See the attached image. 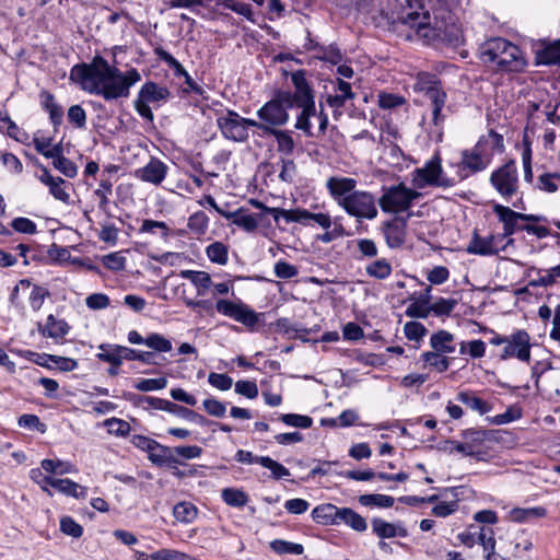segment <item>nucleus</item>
Wrapping results in <instances>:
<instances>
[{"mask_svg": "<svg viewBox=\"0 0 560 560\" xmlns=\"http://www.w3.org/2000/svg\"><path fill=\"white\" fill-rule=\"evenodd\" d=\"M149 460L156 466H168L171 468H176L177 465H182V460H179L173 454V447L164 446L158 442L153 445L152 451H150L148 455Z\"/></svg>", "mask_w": 560, "mask_h": 560, "instance_id": "obj_21", "label": "nucleus"}, {"mask_svg": "<svg viewBox=\"0 0 560 560\" xmlns=\"http://www.w3.org/2000/svg\"><path fill=\"white\" fill-rule=\"evenodd\" d=\"M167 174V166L156 158H151L148 164L136 171V177L142 182L160 185Z\"/></svg>", "mask_w": 560, "mask_h": 560, "instance_id": "obj_17", "label": "nucleus"}, {"mask_svg": "<svg viewBox=\"0 0 560 560\" xmlns=\"http://www.w3.org/2000/svg\"><path fill=\"white\" fill-rule=\"evenodd\" d=\"M270 548L278 555H302L304 552L303 545L282 539L272 540Z\"/></svg>", "mask_w": 560, "mask_h": 560, "instance_id": "obj_45", "label": "nucleus"}, {"mask_svg": "<svg viewBox=\"0 0 560 560\" xmlns=\"http://www.w3.org/2000/svg\"><path fill=\"white\" fill-rule=\"evenodd\" d=\"M52 488L57 491L73 498H85L86 489L70 479H55Z\"/></svg>", "mask_w": 560, "mask_h": 560, "instance_id": "obj_32", "label": "nucleus"}, {"mask_svg": "<svg viewBox=\"0 0 560 560\" xmlns=\"http://www.w3.org/2000/svg\"><path fill=\"white\" fill-rule=\"evenodd\" d=\"M358 501L363 506L392 508L395 499L386 494H362Z\"/></svg>", "mask_w": 560, "mask_h": 560, "instance_id": "obj_39", "label": "nucleus"}, {"mask_svg": "<svg viewBox=\"0 0 560 560\" xmlns=\"http://www.w3.org/2000/svg\"><path fill=\"white\" fill-rule=\"evenodd\" d=\"M268 135H272L276 138L279 152L285 155H291L293 153L295 144L292 137L288 132L277 129L269 132Z\"/></svg>", "mask_w": 560, "mask_h": 560, "instance_id": "obj_48", "label": "nucleus"}, {"mask_svg": "<svg viewBox=\"0 0 560 560\" xmlns=\"http://www.w3.org/2000/svg\"><path fill=\"white\" fill-rule=\"evenodd\" d=\"M104 425L107 428L109 434L116 436H126L130 432V424L118 418H110L104 421Z\"/></svg>", "mask_w": 560, "mask_h": 560, "instance_id": "obj_53", "label": "nucleus"}, {"mask_svg": "<svg viewBox=\"0 0 560 560\" xmlns=\"http://www.w3.org/2000/svg\"><path fill=\"white\" fill-rule=\"evenodd\" d=\"M490 183L505 199H511L518 191L517 166L514 161H509L490 176Z\"/></svg>", "mask_w": 560, "mask_h": 560, "instance_id": "obj_9", "label": "nucleus"}, {"mask_svg": "<svg viewBox=\"0 0 560 560\" xmlns=\"http://www.w3.org/2000/svg\"><path fill=\"white\" fill-rule=\"evenodd\" d=\"M340 208L358 222L373 220L378 214L375 197L365 190L353 191L347 199H342Z\"/></svg>", "mask_w": 560, "mask_h": 560, "instance_id": "obj_7", "label": "nucleus"}, {"mask_svg": "<svg viewBox=\"0 0 560 560\" xmlns=\"http://www.w3.org/2000/svg\"><path fill=\"white\" fill-rule=\"evenodd\" d=\"M530 336L524 329H517L510 336L500 355L501 360L516 358L522 362L530 361Z\"/></svg>", "mask_w": 560, "mask_h": 560, "instance_id": "obj_12", "label": "nucleus"}, {"mask_svg": "<svg viewBox=\"0 0 560 560\" xmlns=\"http://www.w3.org/2000/svg\"><path fill=\"white\" fill-rule=\"evenodd\" d=\"M406 103L405 97L396 94L381 93L378 95V106L383 109H393Z\"/></svg>", "mask_w": 560, "mask_h": 560, "instance_id": "obj_61", "label": "nucleus"}, {"mask_svg": "<svg viewBox=\"0 0 560 560\" xmlns=\"http://www.w3.org/2000/svg\"><path fill=\"white\" fill-rule=\"evenodd\" d=\"M301 108H302V112H301L300 116L298 117L295 127L300 130H303L308 136H313V133L311 132L310 118L316 116V108H315V106L301 107Z\"/></svg>", "mask_w": 560, "mask_h": 560, "instance_id": "obj_60", "label": "nucleus"}, {"mask_svg": "<svg viewBox=\"0 0 560 560\" xmlns=\"http://www.w3.org/2000/svg\"><path fill=\"white\" fill-rule=\"evenodd\" d=\"M139 95L149 103L161 102L165 101L170 96V92L166 88L161 86L154 82H147L140 89Z\"/></svg>", "mask_w": 560, "mask_h": 560, "instance_id": "obj_30", "label": "nucleus"}, {"mask_svg": "<svg viewBox=\"0 0 560 560\" xmlns=\"http://www.w3.org/2000/svg\"><path fill=\"white\" fill-rule=\"evenodd\" d=\"M167 380L165 377L160 378H142L135 384V388L140 392H152L165 388Z\"/></svg>", "mask_w": 560, "mask_h": 560, "instance_id": "obj_58", "label": "nucleus"}, {"mask_svg": "<svg viewBox=\"0 0 560 560\" xmlns=\"http://www.w3.org/2000/svg\"><path fill=\"white\" fill-rule=\"evenodd\" d=\"M493 212L498 215L499 221L503 224L502 237H509L513 235L518 229L520 212L512 210L506 206L495 203L493 206Z\"/></svg>", "mask_w": 560, "mask_h": 560, "instance_id": "obj_22", "label": "nucleus"}, {"mask_svg": "<svg viewBox=\"0 0 560 560\" xmlns=\"http://www.w3.org/2000/svg\"><path fill=\"white\" fill-rule=\"evenodd\" d=\"M432 349L440 353H452L455 351L454 335L447 330H439L430 338Z\"/></svg>", "mask_w": 560, "mask_h": 560, "instance_id": "obj_28", "label": "nucleus"}, {"mask_svg": "<svg viewBox=\"0 0 560 560\" xmlns=\"http://www.w3.org/2000/svg\"><path fill=\"white\" fill-rule=\"evenodd\" d=\"M221 497L228 505L234 508H242L248 502V495L241 489L224 488Z\"/></svg>", "mask_w": 560, "mask_h": 560, "instance_id": "obj_40", "label": "nucleus"}, {"mask_svg": "<svg viewBox=\"0 0 560 560\" xmlns=\"http://www.w3.org/2000/svg\"><path fill=\"white\" fill-rule=\"evenodd\" d=\"M378 199L380 207L384 212H404L407 211L412 202L421 197L417 190L406 187L405 184L387 187Z\"/></svg>", "mask_w": 560, "mask_h": 560, "instance_id": "obj_6", "label": "nucleus"}, {"mask_svg": "<svg viewBox=\"0 0 560 560\" xmlns=\"http://www.w3.org/2000/svg\"><path fill=\"white\" fill-rule=\"evenodd\" d=\"M37 329L43 337L51 338L54 340H62L69 332V325L63 319L55 317L52 314L48 315L46 323L37 324Z\"/></svg>", "mask_w": 560, "mask_h": 560, "instance_id": "obj_18", "label": "nucleus"}, {"mask_svg": "<svg viewBox=\"0 0 560 560\" xmlns=\"http://www.w3.org/2000/svg\"><path fill=\"white\" fill-rule=\"evenodd\" d=\"M546 515V510L544 508H530V509H522L515 508L510 512L511 520L515 522H525L529 518H539Z\"/></svg>", "mask_w": 560, "mask_h": 560, "instance_id": "obj_43", "label": "nucleus"}, {"mask_svg": "<svg viewBox=\"0 0 560 560\" xmlns=\"http://www.w3.org/2000/svg\"><path fill=\"white\" fill-rule=\"evenodd\" d=\"M456 400L460 404H464L466 407L470 408L474 411H477L479 415H486L491 411L492 406L486 400L477 397L470 390H463L456 395Z\"/></svg>", "mask_w": 560, "mask_h": 560, "instance_id": "obj_27", "label": "nucleus"}, {"mask_svg": "<svg viewBox=\"0 0 560 560\" xmlns=\"http://www.w3.org/2000/svg\"><path fill=\"white\" fill-rule=\"evenodd\" d=\"M325 186L329 196L339 207L342 199H347L353 191H357V180L352 177L330 176Z\"/></svg>", "mask_w": 560, "mask_h": 560, "instance_id": "obj_14", "label": "nucleus"}, {"mask_svg": "<svg viewBox=\"0 0 560 560\" xmlns=\"http://www.w3.org/2000/svg\"><path fill=\"white\" fill-rule=\"evenodd\" d=\"M341 509L334 504H322L312 511L313 520L322 525L339 524Z\"/></svg>", "mask_w": 560, "mask_h": 560, "instance_id": "obj_25", "label": "nucleus"}, {"mask_svg": "<svg viewBox=\"0 0 560 560\" xmlns=\"http://www.w3.org/2000/svg\"><path fill=\"white\" fill-rule=\"evenodd\" d=\"M38 178L44 185L49 187V192L55 199L63 203L70 202V194L67 191V182L65 179L52 176L46 167H43V173Z\"/></svg>", "mask_w": 560, "mask_h": 560, "instance_id": "obj_20", "label": "nucleus"}, {"mask_svg": "<svg viewBox=\"0 0 560 560\" xmlns=\"http://www.w3.org/2000/svg\"><path fill=\"white\" fill-rule=\"evenodd\" d=\"M388 9L397 20L415 28L417 34L427 40L440 39L451 46L464 42L463 32L455 23H447L444 14L434 15L433 21L428 11L423 10V0H385Z\"/></svg>", "mask_w": 560, "mask_h": 560, "instance_id": "obj_2", "label": "nucleus"}, {"mask_svg": "<svg viewBox=\"0 0 560 560\" xmlns=\"http://www.w3.org/2000/svg\"><path fill=\"white\" fill-rule=\"evenodd\" d=\"M52 165L55 168H57L60 173H62L68 178L75 177V175L78 173L77 165L71 160L61 155L60 152H58L52 158Z\"/></svg>", "mask_w": 560, "mask_h": 560, "instance_id": "obj_46", "label": "nucleus"}, {"mask_svg": "<svg viewBox=\"0 0 560 560\" xmlns=\"http://www.w3.org/2000/svg\"><path fill=\"white\" fill-rule=\"evenodd\" d=\"M269 211L273 214L276 221L279 219V215H281L287 222L306 223L313 215V212L306 209L284 210L271 208Z\"/></svg>", "mask_w": 560, "mask_h": 560, "instance_id": "obj_31", "label": "nucleus"}, {"mask_svg": "<svg viewBox=\"0 0 560 560\" xmlns=\"http://www.w3.org/2000/svg\"><path fill=\"white\" fill-rule=\"evenodd\" d=\"M20 293L27 295L30 306L34 312L40 311L45 300L50 296V292L47 288L34 284L30 279H21L13 288L10 295V302L14 307H21L19 300Z\"/></svg>", "mask_w": 560, "mask_h": 560, "instance_id": "obj_11", "label": "nucleus"}, {"mask_svg": "<svg viewBox=\"0 0 560 560\" xmlns=\"http://www.w3.org/2000/svg\"><path fill=\"white\" fill-rule=\"evenodd\" d=\"M69 80L83 91L114 101L129 95L130 88L141 80L135 68L121 72L103 57L95 56L90 63H78L70 70Z\"/></svg>", "mask_w": 560, "mask_h": 560, "instance_id": "obj_1", "label": "nucleus"}, {"mask_svg": "<svg viewBox=\"0 0 560 560\" xmlns=\"http://www.w3.org/2000/svg\"><path fill=\"white\" fill-rule=\"evenodd\" d=\"M259 465L262 467L269 469L272 474L273 479L279 480L284 477L290 476V471L288 468H285L282 464L273 460L270 457H261L259 459Z\"/></svg>", "mask_w": 560, "mask_h": 560, "instance_id": "obj_52", "label": "nucleus"}, {"mask_svg": "<svg viewBox=\"0 0 560 560\" xmlns=\"http://www.w3.org/2000/svg\"><path fill=\"white\" fill-rule=\"evenodd\" d=\"M406 229L407 221L399 217L384 223L383 233L388 247L398 248L405 243Z\"/></svg>", "mask_w": 560, "mask_h": 560, "instance_id": "obj_16", "label": "nucleus"}, {"mask_svg": "<svg viewBox=\"0 0 560 560\" xmlns=\"http://www.w3.org/2000/svg\"><path fill=\"white\" fill-rule=\"evenodd\" d=\"M373 533L382 539L394 538V537H406L408 535L407 529L394 523H388L382 518L375 517L371 522Z\"/></svg>", "mask_w": 560, "mask_h": 560, "instance_id": "obj_24", "label": "nucleus"}, {"mask_svg": "<svg viewBox=\"0 0 560 560\" xmlns=\"http://www.w3.org/2000/svg\"><path fill=\"white\" fill-rule=\"evenodd\" d=\"M43 106L49 113V118L55 126L62 122L63 110L60 105L55 102V96L47 91L42 92Z\"/></svg>", "mask_w": 560, "mask_h": 560, "instance_id": "obj_33", "label": "nucleus"}, {"mask_svg": "<svg viewBox=\"0 0 560 560\" xmlns=\"http://www.w3.org/2000/svg\"><path fill=\"white\" fill-rule=\"evenodd\" d=\"M334 91L335 94H329L326 97L327 105L334 109L343 107L348 100H353L355 96L351 85L341 79H337Z\"/></svg>", "mask_w": 560, "mask_h": 560, "instance_id": "obj_23", "label": "nucleus"}, {"mask_svg": "<svg viewBox=\"0 0 560 560\" xmlns=\"http://www.w3.org/2000/svg\"><path fill=\"white\" fill-rule=\"evenodd\" d=\"M290 92H281L275 98L267 102L258 112L259 121L255 125L264 135L278 129L289 120L288 109L292 107Z\"/></svg>", "mask_w": 560, "mask_h": 560, "instance_id": "obj_4", "label": "nucleus"}, {"mask_svg": "<svg viewBox=\"0 0 560 560\" xmlns=\"http://www.w3.org/2000/svg\"><path fill=\"white\" fill-rule=\"evenodd\" d=\"M423 362L438 372H445L450 366V359L436 351H427L421 354Z\"/></svg>", "mask_w": 560, "mask_h": 560, "instance_id": "obj_38", "label": "nucleus"}, {"mask_svg": "<svg viewBox=\"0 0 560 560\" xmlns=\"http://www.w3.org/2000/svg\"><path fill=\"white\" fill-rule=\"evenodd\" d=\"M417 85L419 86V90L424 92V94H429L431 91H435L438 89H441V82L436 78V75L422 72L418 74V81Z\"/></svg>", "mask_w": 560, "mask_h": 560, "instance_id": "obj_51", "label": "nucleus"}, {"mask_svg": "<svg viewBox=\"0 0 560 560\" xmlns=\"http://www.w3.org/2000/svg\"><path fill=\"white\" fill-rule=\"evenodd\" d=\"M12 229L18 233L34 235L37 233V226L35 222H33L28 218L19 217L12 220L11 222Z\"/></svg>", "mask_w": 560, "mask_h": 560, "instance_id": "obj_59", "label": "nucleus"}, {"mask_svg": "<svg viewBox=\"0 0 560 560\" xmlns=\"http://www.w3.org/2000/svg\"><path fill=\"white\" fill-rule=\"evenodd\" d=\"M173 515L180 523H191L197 517V508L190 502H179L173 508Z\"/></svg>", "mask_w": 560, "mask_h": 560, "instance_id": "obj_37", "label": "nucleus"}, {"mask_svg": "<svg viewBox=\"0 0 560 560\" xmlns=\"http://www.w3.org/2000/svg\"><path fill=\"white\" fill-rule=\"evenodd\" d=\"M215 310L218 313L228 316L248 328L255 327L259 320V314L241 300L230 301L220 299L215 303Z\"/></svg>", "mask_w": 560, "mask_h": 560, "instance_id": "obj_10", "label": "nucleus"}, {"mask_svg": "<svg viewBox=\"0 0 560 560\" xmlns=\"http://www.w3.org/2000/svg\"><path fill=\"white\" fill-rule=\"evenodd\" d=\"M411 185L416 189H423L429 186L448 188L454 185V180L444 176L441 158L436 154L422 167L412 172Z\"/></svg>", "mask_w": 560, "mask_h": 560, "instance_id": "obj_5", "label": "nucleus"}, {"mask_svg": "<svg viewBox=\"0 0 560 560\" xmlns=\"http://www.w3.org/2000/svg\"><path fill=\"white\" fill-rule=\"evenodd\" d=\"M490 164V158L482 154L480 145L477 144L471 149L462 152V159L458 163L457 174L460 179L467 178L470 174L485 171Z\"/></svg>", "mask_w": 560, "mask_h": 560, "instance_id": "obj_13", "label": "nucleus"}, {"mask_svg": "<svg viewBox=\"0 0 560 560\" xmlns=\"http://www.w3.org/2000/svg\"><path fill=\"white\" fill-rule=\"evenodd\" d=\"M182 276L189 279L198 288L199 295H202L205 290L212 285L210 275L205 271L185 270L182 271Z\"/></svg>", "mask_w": 560, "mask_h": 560, "instance_id": "obj_36", "label": "nucleus"}, {"mask_svg": "<svg viewBox=\"0 0 560 560\" xmlns=\"http://www.w3.org/2000/svg\"><path fill=\"white\" fill-rule=\"evenodd\" d=\"M280 420L287 425L302 429H307L313 424L311 417L295 413L282 415Z\"/></svg>", "mask_w": 560, "mask_h": 560, "instance_id": "obj_57", "label": "nucleus"}, {"mask_svg": "<svg viewBox=\"0 0 560 560\" xmlns=\"http://www.w3.org/2000/svg\"><path fill=\"white\" fill-rule=\"evenodd\" d=\"M147 347L158 352H168L172 350V342L164 336L152 332L147 336Z\"/></svg>", "mask_w": 560, "mask_h": 560, "instance_id": "obj_55", "label": "nucleus"}, {"mask_svg": "<svg viewBox=\"0 0 560 560\" xmlns=\"http://www.w3.org/2000/svg\"><path fill=\"white\" fill-rule=\"evenodd\" d=\"M173 454L179 460H180V457L185 458V459H194V458H198L201 456L202 448L197 445L176 446V447H173Z\"/></svg>", "mask_w": 560, "mask_h": 560, "instance_id": "obj_62", "label": "nucleus"}, {"mask_svg": "<svg viewBox=\"0 0 560 560\" xmlns=\"http://www.w3.org/2000/svg\"><path fill=\"white\" fill-rule=\"evenodd\" d=\"M500 236L491 235L488 237H481L476 232L471 241L469 242L466 252L468 254L481 255V256H490L498 253V244L497 241Z\"/></svg>", "mask_w": 560, "mask_h": 560, "instance_id": "obj_19", "label": "nucleus"}, {"mask_svg": "<svg viewBox=\"0 0 560 560\" xmlns=\"http://www.w3.org/2000/svg\"><path fill=\"white\" fill-rule=\"evenodd\" d=\"M292 83L295 88L294 94L291 93L292 107H313L315 106L313 92L306 81L303 71H296L291 77Z\"/></svg>", "mask_w": 560, "mask_h": 560, "instance_id": "obj_15", "label": "nucleus"}, {"mask_svg": "<svg viewBox=\"0 0 560 560\" xmlns=\"http://www.w3.org/2000/svg\"><path fill=\"white\" fill-rule=\"evenodd\" d=\"M40 466L45 471L57 475L72 474L77 471L72 464L61 460L43 459Z\"/></svg>", "mask_w": 560, "mask_h": 560, "instance_id": "obj_42", "label": "nucleus"}, {"mask_svg": "<svg viewBox=\"0 0 560 560\" xmlns=\"http://www.w3.org/2000/svg\"><path fill=\"white\" fill-rule=\"evenodd\" d=\"M392 265L386 258L372 261L365 267V272L375 279L384 280L392 273Z\"/></svg>", "mask_w": 560, "mask_h": 560, "instance_id": "obj_35", "label": "nucleus"}, {"mask_svg": "<svg viewBox=\"0 0 560 560\" xmlns=\"http://www.w3.org/2000/svg\"><path fill=\"white\" fill-rule=\"evenodd\" d=\"M224 218L231 220L233 224L242 228L246 232H254L258 226L257 215L247 213L242 208L233 212L228 211Z\"/></svg>", "mask_w": 560, "mask_h": 560, "instance_id": "obj_26", "label": "nucleus"}, {"mask_svg": "<svg viewBox=\"0 0 560 560\" xmlns=\"http://www.w3.org/2000/svg\"><path fill=\"white\" fill-rule=\"evenodd\" d=\"M538 60L545 65H560V42L545 47L538 54Z\"/></svg>", "mask_w": 560, "mask_h": 560, "instance_id": "obj_47", "label": "nucleus"}, {"mask_svg": "<svg viewBox=\"0 0 560 560\" xmlns=\"http://www.w3.org/2000/svg\"><path fill=\"white\" fill-rule=\"evenodd\" d=\"M425 96L431 102L433 121L435 125H438L439 121L441 120V110L444 107L445 102H446V93L441 88L435 91H431Z\"/></svg>", "mask_w": 560, "mask_h": 560, "instance_id": "obj_41", "label": "nucleus"}, {"mask_svg": "<svg viewBox=\"0 0 560 560\" xmlns=\"http://www.w3.org/2000/svg\"><path fill=\"white\" fill-rule=\"evenodd\" d=\"M483 63L497 71H521L526 61L520 48L506 39L497 37L487 40L480 47Z\"/></svg>", "mask_w": 560, "mask_h": 560, "instance_id": "obj_3", "label": "nucleus"}, {"mask_svg": "<svg viewBox=\"0 0 560 560\" xmlns=\"http://www.w3.org/2000/svg\"><path fill=\"white\" fill-rule=\"evenodd\" d=\"M456 304L455 300L441 298L430 306V311L439 316L450 315Z\"/></svg>", "mask_w": 560, "mask_h": 560, "instance_id": "obj_63", "label": "nucleus"}, {"mask_svg": "<svg viewBox=\"0 0 560 560\" xmlns=\"http://www.w3.org/2000/svg\"><path fill=\"white\" fill-rule=\"evenodd\" d=\"M60 530L73 538H80L83 535V527L70 516H62L60 518Z\"/></svg>", "mask_w": 560, "mask_h": 560, "instance_id": "obj_56", "label": "nucleus"}, {"mask_svg": "<svg viewBox=\"0 0 560 560\" xmlns=\"http://www.w3.org/2000/svg\"><path fill=\"white\" fill-rule=\"evenodd\" d=\"M209 224V218L203 211H197L188 218L187 226L196 234H205Z\"/></svg>", "mask_w": 560, "mask_h": 560, "instance_id": "obj_50", "label": "nucleus"}, {"mask_svg": "<svg viewBox=\"0 0 560 560\" xmlns=\"http://www.w3.org/2000/svg\"><path fill=\"white\" fill-rule=\"evenodd\" d=\"M165 411L167 412H171V413H174L178 417H182V418H186V419H189V420H192V421H197L199 423H201L205 418L198 413H196L195 411L188 409V408H185V407H182L179 405H176L170 400H167V404H166V407H165Z\"/></svg>", "mask_w": 560, "mask_h": 560, "instance_id": "obj_54", "label": "nucleus"}, {"mask_svg": "<svg viewBox=\"0 0 560 560\" xmlns=\"http://www.w3.org/2000/svg\"><path fill=\"white\" fill-rule=\"evenodd\" d=\"M208 258L215 264L225 265L229 259L228 246L221 242H214L206 248Z\"/></svg>", "mask_w": 560, "mask_h": 560, "instance_id": "obj_44", "label": "nucleus"}, {"mask_svg": "<svg viewBox=\"0 0 560 560\" xmlns=\"http://www.w3.org/2000/svg\"><path fill=\"white\" fill-rule=\"evenodd\" d=\"M98 349L101 352L97 353V358L103 362L109 363L110 365L119 368L122 363V360H125L124 353L120 352V350L124 349V346L101 345Z\"/></svg>", "mask_w": 560, "mask_h": 560, "instance_id": "obj_29", "label": "nucleus"}, {"mask_svg": "<svg viewBox=\"0 0 560 560\" xmlns=\"http://www.w3.org/2000/svg\"><path fill=\"white\" fill-rule=\"evenodd\" d=\"M222 135L230 140L244 142L248 138V127H255L257 120L241 117L233 110H228L217 120Z\"/></svg>", "mask_w": 560, "mask_h": 560, "instance_id": "obj_8", "label": "nucleus"}, {"mask_svg": "<svg viewBox=\"0 0 560 560\" xmlns=\"http://www.w3.org/2000/svg\"><path fill=\"white\" fill-rule=\"evenodd\" d=\"M478 542L483 547L486 560H491L495 550V540L492 529L481 528L478 535Z\"/></svg>", "mask_w": 560, "mask_h": 560, "instance_id": "obj_49", "label": "nucleus"}, {"mask_svg": "<svg viewBox=\"0 0 560 560\" xmlns=\"http://www.w3.org/2000/svg\"><path fill=\"white\" fill-rule=\"evenodd\" d=\"M341 522L360 533L364 532L368 527L365 518L349 508H341L339 523Z\"/></svg>", "mask_w": 560, "mask_h": 560, "instance_id": "obj_34", "label": "nucleus"}, {"mask_svg": "<svg viewBox=\"0 0 560 560\" xmlns=\"http://www.w3.org/2000/svg\"><path fill=\"white\" fill-rule=\"evenodd\" d=\"M68 120L77 128H83L86 124L85 110L80 105H72L68 109Z\"/></svg>", "mask_w": 560, "mask_h": 560, "instance_id": "obj_64", "label": "nucleus"}]
</instances>
